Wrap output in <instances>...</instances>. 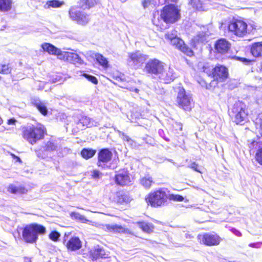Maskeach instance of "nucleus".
I'll return each instance as SVG.
<instances>
[{"label": "nucleus", "instance_id": "f257e3e1", "mask_svg": "<svg viewBox=\"0 0 262 262\" xmlns=\"http://www.w3.org/2000/svg\"><path fill=\"white\" fill-rule=\"evenodd\" d=\"M46 228L40 225L33 224L26 226L23 231V237L25 242L33 243L38 239L39 234L46 232Z\"/></svg>", "mask_w": 262, "mask_h": 262}, {"label": "nucleus", "instance_id": "f03ea898", "mask_svg": "<svg viewBox=\"0 0 262 262\" xmlns=\"http://www.w3.org/2000/svg\"><path fill=\"white\" fill-rule=\"evenodd\" d=\"M160 16L166 23L173 24L180 18V10L174 5H166L161 11Z\"/></svg>", "mask_w": 262, "mask_h": 262}, {"label": "nucleus", "instance_id": "7ed1b4c3", "mask_svg": "<svg viewBox=\"0 0 262 262\" xmlns=\"http://www.w3.org/2000/svg\"><path fill=\"white\" fill-rule=\"evenodd\" d=\"M45 128L41 124L27 127L24 132V137L31 144L43 138Z\"/></svg>", "mask_w": 262, "mask_h": 262}, {"label": "nucleus", "instance_id": "20e7f679", "mask_svg": "<svg viewBox=\"0 0 262 262\" xmlns=\"http://www.w3.org/2000/svg\"><path fill=\"white\" fill-rule=\"evenodd\" d=\"M229 115L237 124H243L246 121L248 113L245 109L244 104L238 101L233 105L231 111H229Z\"/></svg>", "mask_w": 262, "mask_h": 262}, {"label": "nucleus", "instance_id": "39448f33", "mask_svg": "<svg viewBox=\"0 0 262 262\" xmlns=\"http://www.w3.org/2000/svg\"><path fill=\"white\" fill-rule=\"evenodd\" d=\"M177 103L180 107L184 110L189 111L193 105V100L191 95L186 93L184 88H179L177 97Z\"/></svg>", "mask_w": 262, "mask_h": 262}, {"label": "nucleus", "instance_id": "423d86ee", "mask_svg": "<svg viewBox=\"0 0 262 262\" xmlns=\"http://www.w3.org/2000/svg\"><path fill=\"white\" fill-rule=\"evenodd\" d=\"M146 200L151 206L159 207L165 205L167 200V195L165 191L159 190L149 194Z\"/></svg>", "mask_w": 262, "mask_h": 262}, {"label": "nucleus", "instance_id": "0eeeda50", "mask_svg": "<svg viewBox=\"0 0 262 262\" xmlns=\"http://www.w3.org/2000/svg\"><path fill=\"white\" fill-rule=\"evenodd\" d=\"M228 29L230 32L239 36H244L249 30L247 24L241 20H233L229 24Z\"/></svg>", "mask_w": 262, "mask_h": 262}, {"label": "nucleus", "instance_id": "6e6552de", "mask_svg": "<svg viewBox=\"0 0 262 262\" xmlns=\"http://www.w3.org/2000/svg\"><path fill=\"white\" fill-rule=\"evenodd\" d=\"M147 56L137 51L128 53L127 64L135 68L138 69L146 60Z\"/></svg>", "mask_w": 262, "mask_h": 262}, {"label": "nucleus", "instance_id": "1a4fd4ad", "mask_svg": "<svg viewBox=\"0 0 262 262\" xmlns=\"http://www.w3.org/2000/svg\"><path fill=\"white\" fill-rule=\"evenodd\" d=\"M70 17L73 20H76L78 24L82 25L86 24L90 20V16L84 12L77 10L75 7H72L69 11Z\"/></svg>", "mask_w": 262, "mask_h": 262}, {"label": "nucleus", "instance_id": "9d476101", "mask_svg": "<svg viewBox=\"0 0 262 262\" xmlns=\"http://www.w3.org/2000/svg\"><path fill=\"white\" fill-rule=\"evenodd\" d=\"M164 67L163 62L157 59H153L149 60L146 63L145 70L147 73L157 77Z\"/></svg>", "mask_w": 262, "mask_h": 262}, {"label": "nucleus", "instance_id": "9b49d317", "mask_svg": "<svg viewBox=\"0 0 262 262\" xmlns=\"http://www.w3.org/2000/svg\"><path fill=\"white\" fill-rule=\"evenodd\" d=\"M198 238L201 243L209 246L217 245L221 242V238L219 236L211 233L199 234L198 236Z\"/></svg>", "mask_w": 262, "mask_h": 262}, {"label": "nucleus", "instance_id": "f8f14e48", "mask_svg": "<svg viewBox=\"0 0 262 262\" xmlns=\"http://www.w3.org/2000/svg\"><path fill=\"white\" fill-rule=\"evenodd\" d=\"M161 71L157 77L161 82L168 83L175 78L176 75L172 68L170 67L165 68L164 67Z\"/></svg>", "mask_w": 262, "mask_h": 262}, {"label": "nucleus", "instance_id": "ddd939ff", "mask_svg": "<svg viewBox=\"0 0 262 262\" xmlns=\"http://www.w3.org/2000/svg\"><path fill=\"white\" fill-rule=\"evenodd\" d=\"M211 71L208 73L209 75H212V77L217 80L219 79H226L228 75V70L223 66H217L215 67H212Z\"/></svg>", "mask_w": 262, "mask_h": 262}, {"label": "nucleus", "instance_id": "4468645a", "mask_svg": "<svg viewBox=\"0 0 262 262\" xmlns=\"http://www.w3.org/2000/svg\"><path fill=\"white\" fill-rule=\"evenodd\" d=\"M113 156L112 152L107 148H103L98 153L97 166L104 167V163L111 160Z\"/></svg>", "mask_w": 262, "mask_h": 262}, {"label": "nucleus", "instance_id": "2eb2a0df", "mask_svg": "<svg viewBox=\"0 0 262 262\" xmlns=\"http://www.w3.org/2000/svg\"><path fill=\"white\" fill-rule=\"evenodd\" d=\"M171 43L187 56H191L193 55V51L192 50L187 47L184 43L183 40L177 36L175 37L171 40Z\"/></svg>", "mask_w": 262, "mask_h": 262}, {"label": "nucleus", "instance_id": "dca6fc26", "mask_svg": "<svg viewBox=\"0 0 262 262\" xmlns=\"http://www.w3.org/2000/svg\"><path fill=\"white\" fill-rule=\"evenodd\" d=\"M115 182L121 186L128 184L130 181L127 171L124 169L119 170L115 176Z\"/></svg>", "mask_w": 262, "mask_h": 262}, {"label": "nucleus", "instance_id": "f3484780", "mask_svg": "<svg viewBox=\"0 0 262 262\" xmlns=\"http://www.w3.org/2000/svg\"><path fill=\"white\" fill-rule=\"evenodd\" d=\"M230 47L229 42L225 39H219L215 44V50L219 53L224 54L227 52Z\"/></svg>", "mask_w": 262, "mask_h": 262}, {"label": "nucleus", "instance_id": "a211bd4d", "mask_svg": "<svg viewBox=\"0 0 262 262\" xmlns=\"http://www.w3.org/2000/svg\"><path fill=\"white\" fill-rule=\"evenodd\" d=\"M81 242L77 237L71 238L67 243L66 246L70 251H75L81 247Z\"/></svg>", "mask_w": 262, "mask_h": 262}, {"label": "nucleus", "instance_id": "6ab92c4d", "mask_svg": "<svg viewBox=\"0 0 262 262\" xmlns=\"http://www.w3.org/2000/svg\"><path fill=\"white\" fill-rule=\"evenodd\" d=\"M64 57L69 62L73 64H82L84 62L80 57L76 53L73 52H66Z\"/></svg>", "mask_w": 262, "mask_h": 262}, {"label": "nucleus", "instance_id": "aec40b11", "mask_svg": "<svg viewBox=\"0 0 262 262\" xmlns=\"http://www.w3.org/2000/svg\"><path fill=\"white\" fill-rule=\"evenodd\" d=\"M98 3V0H78L77 4L79 8L83 10L90 9Z\"/></svg>", "mask_w": 262, "mask_h": 262}, {"label": "nucleus", "instance_id": "412c9836", "mask_svg": "<svg viewBox=\"0 0 262 262\" xmlns=\"http://www.w3.org/2000/svg\"><path fill=\"white\" fill-rule=\"evenodd\" d=\"M31 103L43 115L47 114L48 110L46 104L39 99L34 98L31 99Z\"/></svg>", "mask_w": 262, "mask_h": 262}, {"label": "nucleus", "instance_id": "4be33fe9", "mask_svg": "<svg viewBox=\"0 0 262 262\" xmlns=\"http://www.w3.org/2000/svg\"><path fill=\"white\" fill-rule=\"evenodd\" d=\"M251 53L255 57H262V41L252 43L251 47Z\"/></svg>", "mask_w": 262, "mask_h": 262}, {"label": "nucleus", "instance_id": "5701e85b", "mask_svg": "<svg viewBox=\"0 0 262 262\" xmlns=\"http://www.w3.org/2000/svg\"><path fill=\"white\" fill-rule=\"evenodd\" d=\"M107 256V255L106 254L105 250L99 246H96L92 252L93 260H96L99 258H106Z\"/></svg>", "mask_w": 262, "mask_h": 262}, {"label": "nucleus", "instance_id": "b1692460", "mask_svg": "<svg viewBox=\"0 0 262 262\" xmlns=\"http://www.w3.org/2000/svg\"><path fill=\"white\" fill-rule=\"evenodd\" d=\"M41 48L43 51L48 52L50 54L53 55H58L60 52V50L57 49L53 45L48 43H45L41 45Z\"/></svg>", "mask_w": 262, "mask_h": 262}, {"label": "nucleus", "instance_id": "393cba45", "mask_svg": "<svg viewBox=\"0 0 262 262\" xmlns=\"http://www.w3.org/2000/svg\"><path fill=\"white\" fill-rule=\"evenodd\" d=\"M137 224L139 227L145 232L150 233L154 230V227L152 224L145 222H138Z\"/></svg>", "mask_w": 262, "mask_h": 262}, {"label": "nucleus", "instance_id": "a878e982", "mask_svg": "<svg viewBox=\"0 0 262 262\" xmlns=\"http://www.w3.org/2000/svg\"><path fill=\"white\" fill-rule=\"evenodd\" d=\"M135 84L136 82L134 81L131 80L122 83V84L120 85V87L123 89H126L130 92H134L135 93L138 94L139 90L135 86Z\"/></svg>", "mask_w": 262, "mask_h": 262}, {"label": "nucleus", "instance_id": "bb28decb", "mask_svg": "<svg viewBox=\"0 0 262 262\" xmlns=\"http://www.w3.org/2000/svg\"><path fill=\"white\" fill-rule=\"evenodd\" d=\"M12 0H0V11L2 12L10 11L12 8Z\"/></svg>", "mask_w": 262, "mask_h": 262}, {"label": "nucleus", "instance_id": "cd10ccee", "mask_svg": "<svg viewBox=\"0 0 262 262\" xmlns=\"http://www.w3.org/2000/svg\"><path fill=\"white\" fill-rule=\"evenodd\" d=\"M63 5V2L58 0L48 1L44 6L45 9H49L50 8H59Z\"/></svg>", "mask_w": 262, "mask_h": 262}, {"label": "nucleus", "instance_id": "c85d7f7f", "mask_svg": "<svg viewBox=\"0 0 262 262\" xmlns=\"http://www.w3.org/2000/svg\"><path fill=\"white\" fill-rule=\"evenodd\" d=\"M205 0H189L190 4L194 9L199 10H204L203 4Z\"/></svg>", "mask_w": 262, "mask_h": 262}, {"label": "nucleus", "instance_id": "c756f323", "mask_svg": "<svg viewBox=\"0 0 262 262\" xmlns=\"http://www.w3.org/2000/svg\"><path fill=\"white\" fill-rule=\"evenodd\" d=\"M96 150L91 148H83L81 151V155L85 159L93 157L96 154Z\"/></svg>", "mask_w": 262, "mask_h": 262}, {"label": "nucleus", "instance_id": "7c9ffc66", "mask_svg": "<svg viewBox=\"0 0 262 262\" xmlns=\"http://www.w3.org/2000/svg\"><path fill=\"white\" fill-rule=\"evenodd\" d=\"M82 124L83 126L90 127L94 125V121L87 116H82L79 121L78 124Z\"/></svg>", "mask_w": 262, "mask_h": 262}, {"label": "nucleus", "instance_id": "2f4dec72", "mask_svg": "<svg viewBox=\"0 0 262 262\" xmlns=\"http://www.w3.org/2000/svg\"><path fill=\"white\" fill-rule=\"evenodd\" d=\"M106 229L110 232L124 233L125 232V228L122 226L118 225H107L106 226Z\"/></svg>", "mask_w": 262, "mask_h": 262}, {"label": "nucleus", "instance_id": "473e14b6", "mask_svg": "<svg viewBox=\"0 0 262 262\" xmlns=\"http://www.w3.org/2000/svg\"><path fill=\"white\" fill-rule=\"evenodd\" d=\"M8 191L13 194H24L27 192V190L24 187H17L13 185H11L8 188Z\"/></svg>", "mask_w": 262, "mask_h": 262}, {"label": "nucleus", "instance_id": "72a5a7b5", "mask_svg": "<svg viewBox=\"0 0 262 262\" xmlns=\"http://www.w3.org/2000/svg\"><path fill=\"white\" fill-rule=\"evenodd\" d=\"M43 148L45 151H52L56 150L57 146L53 141L50 140L45 143Z\"/></svg>", "mask_w": 262, "mask_h": 262}, {"label": "nucleus", "instance_id": "f704fd0d", "mask_svg": "<svg viewBox=\"0 0 262 262\" xmlns=\"http://www.w3.org/2000/svg\"><path fill=\"white\" fill-rule=\"evenodd\" d=\"M95 58L97 62L103 67L106 68L108 66V61L107 59L103 57L101 54H96Z\"/></svg>", "mask_w": 262, "mask_h": 262}, {"label": "nucleus", "instance_id": "c9c22d12", "mask_svg": "<svg viewBox=\"0 0 262 262\" xmlns=\"http://www.w3.org/2000/svg\"><path fill=\"white\" fill-rule=\"evenodd\" d=\"M159 0H143L142 2V6L144 8L149 6L152 7H156L157 6H159Z\"/></svg>", "mask_w": 262, "mask_h": 262}, {"label": "nucleus", "instance_id": "e433bc0d", "mask_svg": "<svg viewBox=\"0 0 262 262\" xmlns=\"http://www.w3.org/2000/svg\"><path fill=\"white\" fill-rule=\"evenodd\" d=\"M71 216L73 219H75L78 220H79L82 223H86L88 222V220H87L85 217L79 213L77 212H72L71 213Z\"/></svg>", "mask_w": 262, "mask_h": 262}, {"label": "nucleus", "instance_id": "4c0bfd02", "mask_svg": "<svg viewBox=\"0 0 262 262\" xmlns=\"http://www.w3.org/2000/svg\"><path fill=\"white\" fill-rule=\"evenodd\" d=\"M152 183V180L150 177H144L141 180V184L146 188H149Z\"/></svg>", "mask_w": 262, "mask_h": 262}, {"label": "nucleus", "instance_id": "58836bf2", "mask_svg": "<svg viewBox=\"0 0 262 262\" xmlns=\"http://www.w3.org/2000/svg\"><path fill=\"white\" fill-rule=\"evenodd\" d=\"M12 69L9 66V64H0V73L3 74H8L11 72Z\"/></svg>", "mask_w": 262, "mask_h": 262}, {"label": "nucleus", "instance_id": "ea45409f", "mask_svg": "<svg viewBox=\"0 0 262 262\" xmlns=\"http://www.w3.org/2000/svg\"><path fill=\"white\" fill-rule=\"evenodd\" d=\"M84 77L87 79L89 81H91L92 83L96 84L98 83L97 79L94 76L84 73L82 75Z\"/></svg>", "mask_w": 262, "mask_h": 262}, {"label": "nucleus", "instance_id": "a19ab883", "mask_svg": "<svg viewBox=\"0 0 262 262\" xmlns=\"http://www.w3.org/2000/svg\"><path fill=\"white\" fill-rule=\"evenodd\" d=\"M255 125L257 132L262 137V119H257Z\"/></svg>", "mask_w": 262, "mask_h": 262}, {"label": "nucleus", "instance_id": "79ce46f5", "mask_svg": "<svg viewBox=\"0 0 262 262\" xmlns=\"http://www.w3.org/2000/svg\"><path fill=\"white\" fill-rule=\"evenodd\" d=\"M255 159L259 164L262 165V147L257 149L255 155Z\"/></svg>", "mask_w": 262, "mask_h": 262}, {"label": "nucleus", "instance_id": "37998d69", "mask_svg": "<svg viewBox=\"0 0 262 262\" xmlns=\"http://www.w3.org/2000/svg\"><path fill=\"white\" fill-rule=\"evenodd\" d=\"M195 40L199 42H203L206 40L205 33L204 32H200L195 37Z\"/></svg>", "mask_w": 262, "mask_h": 262}, {"label": "nucleus", "instance_id": "c03bdc74", "mask_svg": "<svg viewBox=\"0 0 262 262\" xmlns=\"http://www.w3.org/2000/svg\"><path fill=\"white\" fill-rule=\"evenodd\" d=\"M91 173L92 178L96 180L99 179L102 176V173L98 170H93Z\"/></svg>", "mask_w": 262, "mask_h": 262}, {"label": "nucleus", "instance_id": "a18cd8bd", "mask_svg": "<svg viewBox=\"0 0 262 262\" xmlns=\"http://www.w3.org/2000/svg\"><path fill=\"white\" fill-rule=\"evenodd\" d=\"M60 236V234L56 231H52L49 234V238L53 241H57Z\"/></svg>", "mask_w": 262, "mask_h": 262}, {"label": "nucleus", "instance_id": "49530a36", "mask_svg": "<svg viewBox=\"0 0 262 262\" xmlns=\"http://www.w3.org/2000/svg\"><path fill=\"white\" fill-rule=\"evenodd\" d=\"M130 201V198L126 194L121 195L119 196V200L118 201L120 203H128Z\"/></svg>", "mask_w": 262, "mask_h": 262}, {"label": "nucleus", "instance_id": "de8ad7c7", "mask_svg": "<svg viewBox=\"0 0 262 262\" xmlns=\"http://www.w3.org/2000/svg\"><path fill=\"white\" fill-rule=\"evenodd\" d=\"M170 199L176 201L181 202L184 200V198L182 195L179 194H171L170 195Z\"/></svg>", "mask_w": 262, "mask_h": 262}, {"label": "nucleus", "instance_id": "09e8293b", "mask_svg": "<svg viewBox=\"0 0 262 262\" xmlns=\"http://www.w3.org/2000/svg\"><path fill=\"white\" fill-rule=\"evenodd\" d=\"M188 167L192 169L193 170L196 172L201 173L199 165L196 164L195 162L192 163L190 165L188 166Z\"/></svg>", "mask_w": 262, "mask_h": 262}, {"label": "nucleus", "instance_id": "8fccbe9b", "mask_svg": "<svg viewBox=\"0 0 262 262\" xmlns=\"http://www.w3.org/2000/svg\"><path fill=\"white\" fill-rule=\"evenodd\" d=\"M177 36L176 31L173 30L171 33L168 32L165 34V37L171 41L173 38Z\"/></svg>", "mask_w": 262, "mask_h": 262}, {"label": "nucleus", "instance_id": "3c124183", "mask_svg": "<svg viewBox=\"0 0 262 262\" xmlns=\"http://www.w3.org/2000/svg\"><path fill=\"white\" fill-rule=\"evenodd\" d=\"M120 135H122V138L124 141H127L130 145H132L134 143V141L131 139L128 136L125 135L123 133H121V132H119Z\"/></svg>", "mask_w": 262, "mask_h": 262}, {"label": "nucleus", "instance_id": "603ef678", "mask_svg": "<svg viewBox=\"0 0 262 262\" xmlns=\"http://www.w3.org/2000/svg\"><path fill=\"white\" fill-rule=\"evenodd\" d=\"M36 154L38 157L41 158L42 159H44L46 157V155L43 153L42 150L41 149L38 150H36Z\"/></svg>", "mask_w": 262, "mask_h": 262}, {"label": "nucleus", "instance_id": "864d4df0", "mask_svg": "<svg viewBox=\"0 0 262 262\" xmlns=\"http://www.w3.org/2000/svg\"><path fill=\"white\" fill-rule=\"evenodd\" d=\"M212 67H213V66H204L203 67L204 72L206 73L207 74L208 76H211L212 77V75H209L208 73H209L210 71H211V70L210 69Z\"/></svg>", "mask_w": 262, "mask_h": 262}, {"label": "nucleus", "instance_id": "5fc2aeb1", "mask_svg": "<svg viewBox=\"0 0 262 262\" xmlns=\"http://www.w3.org/2000/svg\"><path fill=\"white\" fill-rule=\"evenodd\" d=\"M239 58V60L242 62H243L244 63H245V64H247V65L249 64L252 62V60L247 59L246 58Z\"/></svg>", "mask_w": 262, "mask_h": 262}, {"label": "nucleus", "instance_id": "6e6d98bb", "mask_svg": "<svg viewBox=\"0 0 262 262\" xmlns=\"http://www.w3.org/2000/svg\"><path fill=\"white\" fill-rule=\"evenodd\" d=\"M231 231L233 233H234L235 235L237 236H241L242 233L237 230L235 228H232L231 229Z\"/></svg>", "mask_w": 262, "mask_h": 262}, {"label": "nucleus", "instance_id": "4d7b16f0", "mask_svg": "<svg viewBox=\"0 0 262 262\" xmlns=\"http://www.w3.org/2000/svg\"><path fill=\"white\" fill-rule=\"evenodd\" d=\"M259 244V243H250L249 246L251 247H252V248H259V246H258V245Z\"/></svg>", "mask_w": 262, "mask_h": 262}, {"label": "nucleus", "instance_id": "13d9d810", "mask_svg": "<svg viewBox=\"0 0 262 262\" xmlns=\"http://www.w3.org/2000/svg\"><path fill=\"white\" fill-rule=\"evenodd\" d=\"M16 122V120L14 118H11L8 120V124L9 125L14 124Z\"/></svg>", "mask_w": 262, "mask_h": 262}, {"label": "nucleus", "instance_id": "bf43d9fd", "mask_svg": "<svg viewBox=\"0 0 262 262\" xmlns=\"http://www.w3.org/2000/svg\"><path fill=\"white\" fill-rule=\"evenodd\" d=\"M175 126L177 127L180 130H182V124L180 122H176L175 123Z\"/></svg>", "mask_w": 262, "mask_h": 262}, {"label": "nucleus", "instance_id": "052dcab7", "mask_svg": "<svg viewBox=\"0 0 262 262\" xmlns=\"http://www.w3.org/2000/svg\"><path fill=\"white\" fill-rule=\"evenodd\" d=\"M185 237H186V238L188 239V238H191L192 237V236H191V235L188 233H185Z\"/></svg>", "mask_w": 262, "mask_h": 262}, {"label": "nucleus", "instance_id": "680f3d73", "mask_svg": "<svg viewBox=\"0 0 262 262\" xmlns=\"http://www.w3.org/2000/svg\"><path fill=\"white\" fill-rule=\"evenodd\" d=\"M26 262H31V259L29 258H27L26 259Z\"/></svg>", "mask_w": 262, "mask_h": 262}, {"label": "nucleus", "instance_id": "e2e57ef3", "mask_svg": "<svg viewBox=\"0 0 262 262\" xmlns=\"http://www.w3.org/2000/svg\"><path fill=\"white\" fill-rule=\"evenodd\" d=\"M15 157L17 158L18 161L21 162V160L19 157Z\"/></svg>", "mask_w": 262, "mask_h": 262}, {"label": "nucleus", "instance_id": "0e129e2a", "mask_svg": "<svg viewBox=\"0 0 262 262\" xmlns=\"http://www.w3.org/2000/svg\"><path fill=\"white\" fill-rule=\"evenodd\" d=\"M168 160L169 161L171 162H172V160H171V159H168Z\"/></svg>", "mask_w": 262, "mask_h": 262}, {"label": "nucleus", "instance_id": "69168bd1", "mask_svg": "<svg viewBox=\"0 0 262 262\" xmlns=\"http://www.w3.org/2000/svg\"><path fill=\"white\" fill-rule=\"evenodd\" d=\"M261 71H262V62L261 63Z\"/></svg>", "mask_w": 262, "mask_h": 262}]
</instances>
